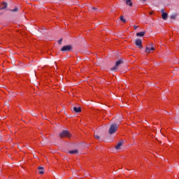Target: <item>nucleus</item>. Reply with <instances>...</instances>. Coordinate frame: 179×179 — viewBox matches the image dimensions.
Here are the masks:
<instances>
[{"label": "nucleus", "mask_w": 179, "mask_h": 179, "mask_svg": "<svg viewBox=\"0 0 179 179\" xmlns=\"http://www.w3.org/2000/svg\"><path fill=\"white\" fill-rule=\"evenodd\" d=\"M8 4L6 3H1L0 9H6Z\"/></svg>", "instance_id": "9b49d317"}, {"label": "nucleus", "mask_w": 179, "mask_h": 179, "mask_svg": "<svg viewBox=\"0 0 179 179\" xmlns=\"http://www.w3.org/2000/svg\"><path fill=\"white\" fill-rule=\"evenodd\" d=\"M117 129H118V124H113L110 126L109 129V134H110V135H113V134H115V132H117Z\"/></svg>", "instance_id": "f257e3e1"}, {"label": "nucleus", "mask_w": 179, "mask_h": 179, "mask_svg": "<svg viewBox=\"0 0 179 179\" xmlns=\"http://www.w3.org/2000/svg\"><path fill=\"white\" fill-rule=\"evenodd\" d=\"M120 20H122V22H124V23H125L126 22H127V20H125L124 18V16H120Z\"/></svg>", "instance_id": "2eb2a0df"}, {"label": "nucleus", "mask_w": 179, "mask_h": 179, "mask_svg": "<svg viewBox=\"0 0 179 179\" xmlns=\"http://www.w3.org/2000/svg\"><path fill=\"white\" fill-rule=\"evenodd\" d=\"M92 9L93 10H96V8L95 7H93Z\"/></svg>", "instance_id": "412c9836"}, {"label": "nucleus", "mask_w": 179, "mask_h": 179, "mask_svg": "<svg viewBox=\"0 0 179 179\" xmlns=\"http://www.w3.org/2000/svg\"><path fill=\"white\" fill-rule=\"evenodd\" d=\"M134 30H136V29H138V26L134 25Z\"/></svg>", "instance_id": "aec40b11"}, {"label": "nucleus", "mask_w": 179, "mask_h": 179, "mask_svg": "<svg viewBox=\"0 0 179 179\" xmlns=\"http://www.w3.org/2000/svg\"><path fill=\"white\" fill-rule=\"evenodd\" d=\"M60 138H71V134L66 130H64L62 133L59 134Z\"/></svg>", "instance_id": "f03ea898"}, {"label": "nucleus", "mask_w": 179, "mask_h": 179, "mask_svg": "<svg viewBox=\"0 0 179 179\" xmlns=\"http://www.w3.org/2000/svg\"><path fill=\"white\" fill-rule=\"evenodd\" d=\"M152 51H155V48L152 46L151 48H146L145 52L149 54L150 52H152Z\"/></svg>", "instance_id": "0eeeda50"}, {"label": "nucleus", "mask_w": 179, "mask_h": 179, "mask_svg": "<svg viewBox=\"0 0 179 179\" xmlns=\"http://www.w3.org/2000/svg\"><path fill=\"white\" fill-rule=\"evenodd\" d=\"M72 50V45H68L63 46L62 48L61 49V51H71Z\"/></svg>", "instance_id": "20e7f679"}, {"label": "nucleus", "mask_w": 179, "mask_h": 179, "mask_svg": "<svg viewBox=\"0 0 179 179\" xmlns=\"http://www.w3.org/2000/svg\"><path fill=\"white\" fill-rule=\"evenodd\" d=\"M126 5H129V6H132V1L131 0H126Z\"/></svg>", "instance_id": "4468645a"}, {"label": "nucleus", "mask_w": 179, "mask_h": 179, "mask_svg": "<svg viewBox=\"0 0 179 179\" xmlns=\"http://www.w3.org/2000/svg\"><path fill=\"white\" fill-rule=\"evenodd\" d=\"M73 110L75 113H80L82 111V108L80 107H73Z\"/></svg>", "instance_id": "6e6552de"}, {"label": "nucleus", "mask_w": 179, "mask_h": 179, "mask_svg": "<svg viewBox=\"0 0 179 179\" xmlns=\"http://www.w3.org/2000/svg\"><path fill=\"white\" fill-rule=\"evenodd\" d=\"M161 12L162 13V17L164 20H166L169 15L167 13H164V9L161 10Z\"/></svg>", "instance_id": "39448f33"}, {"label": "nucleus", "mask_w": 179, "mask_h": 179, "mask_svg": "<svg viewBox=\"0 0 179 179\" xmlns=\"http://www.w3.org/2000/svg\"><path fill=\"white\" fill-rule=\"evenodd\" d=\"M69 153H70V155H76L79 153V151L78 150H72L69 151Z\"/></svg>", "instance_id": "9d476101"}, {"label": "nucleus", "mask_w": 179, "mask_h": 179, "mask_svg": "<svg viewBox=\"0 0 179 179\" xmlns=\"http://www.w3.org/2000/svg\"><path fill=\"white\" fill-rule=\"evenodd\" d=\"M142 1H146V0H142Z\"/></svg>", "instance_id": "4be33fe9"}, {"label": "nucleus", "mask_w": 179, "mask_h": 179, "mask_svg": "<svg viewBox=\"0 0 179 179\" xmlns=\"http://www.w3.org/2000/svg\"><path fill=\"white\" fill-rule=\"evenodd\" d=\"M137 37H143L145 36V32L141 31L136 34Z\"/></svg>", "instance_id": "f8f14e48"}, {"label": "nucleus", "mask_w": 179, "mask_h": 179, "mask_svg": "<svg viewBox=\"0 0 179 179\" xmlns=\"http://www.w3.org/2000/svg\"><path fill=\"white\" fill-rule=\"evenodd\" d=\"M177 17V14H173L171 16V19H176Z\"/></svg>", "instance_id": "dca6fc26"}, {"label": "nucleus", "mask_w": 179, "mask_h": 179, "mask_svg": "<svg viewBox=\"0 0 179 179\" xmlns=\"http://www.w3.org/2000/svg\"><path fill=\"white\" fill-rule=\"evenodd\" d=\"M122 141L119 142L117 145L115 146V149L116 150H120V149L121 148V146H122Z\"/></svg>", "instance_id": "1a4fd4ad"}, {"label": "nucleus", "mask_w": 179, "mask_h": 179, "mask_svg": "<svg viewBox=\"0 0 179 179\" xmlns=\"http://www.w3.org/2000/svg\"><path fill=\"white\" fill-rule=\"evenodd\" d=\"M94 138L95 139H100V136H99L97 134H94Z\"/></svg>", "instance_id": "f3484780"}, {"label": "nucleus", "mask_w": 179, "mask_h": 179, "mask_svg": "<svg viewBox=\"0 0 179 179\" xmlns=\"http://www.w3.org/2000/svg\"><path fill=\"white\" fill-rule=\"evenodd\" d=\"M38 169L39 170V174H44V171H43L44 170V168L39 166Z\"/></svg>", "instance_id": "ddd939ff"}, {"label": "nucleus", "mask_w": 179, "mask_h": 179, "mask_svg": "<svg viewBox=\"0 0 179 179\" xmlns=\"http://www.w3.org/2000/svg\"><path fill=\"white\" fill-rule=\"evenodd\" d=\"M121 64H122V60L121 59L116 62L115 66L111 69V71H116Z\"/></svg>", "instance_id": "7ed1b4c3"}, {"label": "nucleus", "mask_w": 179, "mask_h": 179, "mask_svg": "<svg viewBox=\"0 0 179 179\" xmlns=\"http://www.w3.org/2000/svg\"><path fill=\"white\" fill-rule=\"evenodd\" d=\"M135 44L138 48H142V40L136 39L135 41Z\"/></svg>", "instance_id": "423d86ee"}, {"label": "nucleus", "mask_w": 179, "mask_h": 179, "mask_svg": "<svg viewBox=\"0 0 179 179\" xmlns=\"http://www.w3.org/2000/svg\"><path fill=\"white\" fill-rule=\"evenodd\" d=\"M18 8H15V9L12 10V12H17Z\"/></svg>", "instance_id": "6ab92c4d"}, {"label": "nucleus", "mask_w": 179, "mask_h": 179, "mask_svg": "<svg viewBox=\"0 0 179 179\" xmlns=\"http://www.w3.org/2000/svg\"><path fill=\"white\" fill-rule=\"evenodd\" d=\"M58 44H59V45H61V44H62V39H59V40L58 41Z\"/></svg>", "instance_id": "a211bd4d"}]
</instances>
